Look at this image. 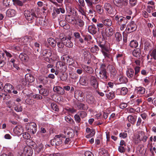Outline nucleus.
Instances as JSON below:
<instances>
[{
	"label": "nucleus",
	"instance_id": "obj_51",
	"mask_svg": "<svg viewBox=\"0 0 156 156\" xmlns=\"http://www.w3.org/2000/svg\"><path fill=\"white\" fill-rule=\"evenodd\" d=\"M23 136L24 138L27 140L30 139V135L28 133L26 132L23 133Z\"/></svg>",
	"mask_w": 156,
	"mask_h": 156
},
{
	"label": "nucleus",
	"instance_id": "obj_6",
	"mask_svg": "<svg viewBox=\"0 0 156 156\" xmlns=\"http://www.w3.org/2000/svg\"><path fill=\"white\" fill-rule=\"evenodd\" d=\"M97 77L100 79L106 80L107 76L105 68H102V67L101 68V70L99 74H98Z\"/></svg>",
	"mask_w": 156,
	"mask_h": 156
},
{
	"label": "nucleus",
	"instance_id": "obj_32",
	"mask_svg": "<svg viewBox=\"0 0 156 156\" xmlns=\"http://www.w3.org/2000/svg\"><path fill=\"white\" fill-rule=\"evenodd\" d=\"M80 82L83 85H86L87 84L86 78L84 76L80 77Z\"/></svg>",
	"mask_w": 156,
	"mask_h": 156
},
{
	"label": "nucleus",
	"instance_id": "obj_45",
	"mask_svg": "<svg viewBox=\"0 0 156 156\" xmlns=\"http://www.w3.org/2000/svg\"><path fill=\"white\" fill-rule=\"evenodd\" d=\"M102 156H109V155L107 151L104 149H102L100 151Z\"/></svg>",
	"mask_w": 156,
	"mask_h": 156
},
{
	"label": "nucleus",
	"instance_id": "obj_9",
	"mask_svg": "<svg viewBox=\"0 0 156 156\" xmlns=\"http://www.w3.org/2000/svg\"><path fill=\"white\" fill-rule=\"evenodd\" d=\"M114 33V30L111 27H107L105 29V34H102L103 36L105 35L108 37L112 36Z\"/></svg>",
	"mask_w": 156,
	"mask_h": 156
},
{
	"label": "nucleus",
	"instance_id": "obj_20",
	"mask_svg": "<svg viewBox=\"0 0 156 156\" xmlns=\"http://www.w3.org/2000/svg\"><path fill=\"white\" fill-rule=\"evenodd\" d=\"M19 58L21 61L24 62H26L28 60L27 55L23 53H22L20 54Z\"/></svg>",
	"mask_w": 156,
	"mask_h": 156
},
{
	"label": "nucleus",
	"instance_id": "obj_34",
	"mask_svg": "<svg viewBox=\"0 0 156 156\" xmlns=\"http://www.w3.org/2000/svg\"><path fill=\"white\" fill-rule=\"evenodd\" d=\"M119 80L121 83H126L127 81V79L125 76H121L119 78Z\"/></svg>",
	"mask_w": 156,
	"mask_h": 156
},
{
	"label": "nucleus",
	"instance_id": "obj_49",
	"mask_svg": "<svg viewBox=\"0 0 156 156\" xmlns=\"http://www.w3.org/2000/svg\"><path fill=\"white\" fill-rule=\"evenodd\" d=\"M65 144H69L71 145L72 140L70 138H66L65 140Z\"/></svg>",
	"mask_w": 156,
	"mask_h": 156
},
{
	"label": "nucleus",
	"instance_id": "obj_11",
	"mask_svg": "<svg viewBox=\"0 0 156 156\" xmlns=\"http://www.w3.org/2000/svg\"><path fill=\"white\" fill-rule=\"evenodd\" d=\"M72 37L70 36L68 37H65V38L64 40L63 43L66 46L69 47L71 48L73 46V44L72 43L71 41Z\"/></svg>",
	"mask_w": 156,
	"mask_h": 156
},
{
	"label": "nucleus",
	"instance_id": "obj_56",
	"mask_svg": "<svg viewBox=\"0 0 156 156\" xmlns=\"http://www.w3.org/2000/svg\"><path fill=\"white\" fill-rule=\"evenodd\" d=\"M87 5L89 7H93V4L94 3L92 2L90 0H85Z\"/></svg>",
	"mask_w": 156,
	"mask_h": 156
},
{
	"label": "nucleus",
	"instance_id": "obj_1",
	"mask_svg": "<svg viewBox=\"0 0 156 156\" xmlns=\"http://www.w3.org/2000/svg\"><path fill=\"white\" fill-rule=\"evenodd\" d=\"M24 14L26 19L28 21H31L33 19L34 16L35 18H38L39 13L37 11H35L34 13L32 10L30 11L26 10L24 11Z\"/></svg>",
	"mask_w": 156,
	"mask_h": 156
},
{
	"label": "nucleus",
	"instance_id": "obj_30",
	"mask_svg": "<svg viewBox=\"0 0 156 156\" xmlns=\"http://www.w3.org/2000/svg\"><path fill=\"white\" fill-rule=\"evenodd\" d=\"M136 90L137 91V93L138 94H143L145 91V88L143 87H138L136 89Z\"/></svg>",
	"mask_w": 156,
	"mask_h": 156
},
{
	"label": "nucleus",
	"instance_id": "obj_31",
	"mask_svg": "<svg viewBox=\"0 0 156 156\" xmlns=\"http://www.w3.org/2000/svg\"><path fill=\"white\" fill-rule=\"evenodd\" d=\"M140 67L139 66H136L134 68L135 73V75L133 77V79L135 80H137V77L138 76V73L140 71Z\"/></svg>",
	"mask_w": 156,
	"mask_h": 156
},
{
	"label": "nucleus",
	"instance_id": "obj_52",
	"mask_svg": "<svg viewBox=\"0 0 156 156\" xmlns=\"http://www.w3.org/2000/svg\"><path fill=\"white\" fill-rule=\"evenodd\" d=\"M74 118L75 121L77 123H79L81 120V119L79 115L76 114L74 115Z\"/></svg>",
	"mask_w": 156,
	"mask_h": 156
},
{
	"label": "nucleus",
	"instance_id": "obj_44",
	"mask_svg": "<svg viewBox=\"0 0 156 156\" xmlns=\"http://www.w3.org/2000/svg\"><path fill=\"white\" fill-rule=\"evenodd\" d=\"M51 107L52 109L54 111H58V106L54 103H52L51 104Z\"/></svg>",
	"mask_w": 156,
	"mask_h": 156
},
{
	"label": "nucleus",
	"instance_id": "obj_4",
	"mask_svg": "<svg viewBox=\"0 0 156 156\" xmlns=\"http://www.w3.org/2000/svg\"><path fill=\"white\" fill-rule=\"evenodd\" d=\"M56 69L60 70L61 72L64 73L67 69L66 65L63 62L59 61L57 62L55 66Z\"/></svg>",
	"mask_w": 156,
	"mask_h": 156
},
{
	"label": "nucleus",
	"instance_id": "obj_43",
	"mask_svg": "<svg viewBox=\"0 0 156 156\" xmlns=\"http://www.w3.org/2000/svg\"><path fill=\"white\" fill-rule=\"evenodd\" d=\"M115 1L118 3H121L122 5H126L127 4L128 0H115Z\"/></svg>",
	"mask_w": 156,
	"mask_h": 156
},
{
	"label": "nucleus",
	"instance_id": "obj_17",
	"mask_svg": "<svg viewBox=\"0 0 156 156\" xmlns=\"http://www.w3.org/2000/svg\"><path fill=\"white\" fill-rule=\"evenodd\" d=\"M88 32L91 34H94L97 32V29L94 25L89 26L88 28Z\"/></svg>",
	"mask_w": 156,
	"mask_h": 156
},
{
	"label": "nucleus",
	"instance_id": "obj_64",
	"mask_svg": "<svg viewBox=\"0 0 156 156\" xmlns=\"http://www.w3.org/2000/svg\"><path fill=\"white\" fill-rule=\"evenodd\" d=\"M85 156H94L93 154L90 151H87L85 153Z\"/></svg>",
	"mask_w": 156,
	"mask_h": 156
},
{
	"label": "nucleus",
	"instance_id": "obj_40",
	"mask_svg": "<svg viewBox=\"0 0 156 156\" xmlns=\"http://www.w3.org/2000/svg\"><path fill=\"white\" fill-rule=\"evenodd\" d=\"M83 94L81 91H76L75 92L74 96L76 97H77L78 98L79 97H83Z\"/></svg>",
	"mask_w": 156,
	"mask_h": 156
},
{
	"label": "nucleus",
	"instance_id": "obj_18",
	"mask_svg": "<svg viewBox=\"0 0 156 156\" xmlns=\"http://www.w3.org/2000/svg\"><path fill=\"white\" fill-rule=\"evenodd\" d=\"M51 54L52 53L51 50L46 49L43 50L41 53V55L44 56L45 58L50 57Z\"/></svg>",
	"mask_w": 156,
	"mask_h": 156
},
{
	"label": "nucleus",
	"instance_id": "obj_14",
	"mask_svg": "<svg viewBox=\"0 0 156 156\" xmlns=\"http://www.w3.org/2000/svg\"><path fill=\"white\" fill-rule=\"evenodd\" d=\"M89 93V94L86 95V100L89 104H92L94 103L95 99L91 93L90 92Z\"/></svg>",
	"mask_w": 156,
	"mask_h": 156
},
{
	"label": "nucleus",
	"instance_id": "obj_53",
	"mask_svg": "<svg viewBox=\"0 0 156 156\" xmlns=\"http://www.w3.org/2000/svg\"><path fill=\"white\" fill-rule=\"evenodd\" d=\"M119 136L120 137L124 139L127 137V134L126 132H122L120 133Z\"/></svg>",
	"mask_w": 156,
	"mask_h": 156
},
{
	"label": "nucleus",
	"instance_id": "obj_55",
	"mask_svg": "<svg viewBox=\"0 0 156 156\" xmlns=\"http://www.w3.org/2000/svg\"><path fill=\"white\" fill-rule=\"evenodd\" d=\"M13 1L19 6H22L23 5V3L19 0H12Z\"/></svg>",
	"mask_w": 156,
	"mask_h": 156
},
{
	"label": "nucleus",
	"instance_id": "obj_36",
	"mask_svg": "<svg viewBox=\"0 0 156 156\" xmlns=\"http://www.w3.org/2000/svg\"><path fill=\"white\" fill-rule=\"evenodd\" d=\"M118 90H120V93L121 94L123 95L126 94L128 92L127 89L125 87H122L121 90L120 89H118Z\"/></svg>",
	"mask_w": 156,
	"mask_h": 156
},
{
	"label": "nucleus",
	"instance_id": "obj_19",
	"mask_svg": "<svg viewBox=\"0 0 156 156\" xmlns=\"http://www.w3.org/2000/svg\"><path fill=\"white\" fill-rule=\"evenodd\" d=\"M4 90L5 91H6L9 93H11L12 90H13L14 87L10 84L6 83L4 86Z\"/></svg>",
	"mask_w": 156,
	"mask_h": 156
},
{
	"label": "nucleus",
	"instance_id": "obj_35",
	"mask_svg": "<svg viewBox=\"0 0 156 156\" xmlns=\"http://www.w3.org/2000/svg\"><path fill=\"white\" fill-rule=\"evenodd\" d=\"M65 120L67 122L72 124H74L73 120L69 116H66L65 117Z\"/></svg>",
	"mask_w": 156,
	"mask_h": 156
},
{
	"label": "nucleus",
	"instance_id": "obj_21",
	"mask_svg": "<svg viewBox=\"0 0 156 156\" xmlns=\"http://www.w3.org/2000/svg\"><path fill=\"white\" fill-rule=\"evenodd\" d=\"M136 118L137 116L135 115L133 116L131 115H129L127 117L128 121L133 124H135Z\"/></svg>",
	"mask_w": 156,
	"mask_h": 156
},
{
	"label": "nucleus",
	"instance_id": "obj_25",
	"mask_svg": "<svg viewBox=\"0 0 156 156\" xmlns=\"http://www.w3.org/2000/svg\"><path fill=\"white\" fill-rule=\"evenodd\" d=\"M140 54V49L139 48L135 49L133 52V56L136 57H139Z\"/></svg>",
	"mask_w": 156,
	"mask_h": 156
},
{
	"label": "nucleus",
	"instance_id": "obj_48",
	"mask_svg": "<svg viewBox=\"0 0 156 156\" xmlns=\"http://www.w3.org/2000/svg\"><path fill=\"white\" fill-rule=\"evenodd\" d=\"M26 143L28 146H33L34 144V142L30 139H28L26 140Z\"/></svg>",
	"mask_w": 156,
	"mask_h": 156
},
{
	"label": "nucleus",
	"instance_id": "obj_33",
	"mask_svg": "<svg viewBox=\"0 0 156 156\" xmlns=\"http://www.w3.org/2000/svg\"><path fill=\"white\" fill-rule=\"evenodd\" d=\"M103 24L106 26H111L112 24V23L111 20L109 19H106L103 20Z\"/></svg>",
	"mask_w": 156,
	"mask_h": 156
},
{
	"label": "nucleus",
	"instance_id": "obj_16",
	"mask_svg": "<svg viewBox=\"0 0 156 156\" xmlns=\"http://www.w3.org/2000/svg\"><path fill=\"white\" fill-rule=\"evenodd\" d=\"M71 59L69 57L66 55H63L62 56L61 58V62L64 63L66 65V64L69 63V64H71V63L70 62V60Z\"/></svg>",
	"mask_w": 156,
	"mask_h": 156
},
{
	"label": "nucleus",
	"instance_id": "obj_5",
	"mask_svg": "<svg viewBox=\"0 0 156 156\" xmlns=\"http://www.w3.org/2000/svg\"><path fill=\"white\" fill-rule=\"evenodd\" d=\"M23 153L25 156H32L33 151L31 147L27 146L24 147Z\"/></svg>",
	"mask_w": 156,
	"mask_h": 156
},
{
	"label": "nucleus",
	"instance_id": "obj_39",
	"mask_svg": "<svg viewBox=\"0 0 156 156\" xmlns=\"http://www.w3.org/2000/svg\"><path fill=\"white\" fill-rule=\"evenodd\" d=\"M84 69L87 72L90 73H92L93 71V69L91 67L87 66H84Z\"/></svg>",
	"mask_w": 156,
	"mask_h": 156
},
{
	"label": "nucleus",
	"instance_id": "obj_13",
	"mask_svg": "<svg viewBox=\"0 0 156 156\" xmlns=\"http://www.w3.org/2000/svg\"><path fill=\"white\" fill-rule=\"evenodd\" d=\"M137 133L140 141L142 140L145 142L147 141V137L145 135L144 132L142 131H139Z\"/></svg>",
	"mask_w": 156,
	"mask_h": 156
},
{
	"label": "nucleus",
	"instance_id": "obj_63",
	"mask_svg": "<svg viewBox=\"0 0 156 156\" xmlns=\"http://www.w3.org/2000/svg\"><path fill=\"white\" fill-rule=\"evenodd\" d=\"M64 44L63 42L61 41V42H58L57 43V45L59 48H62L64 46Z\"/></svg>",
	"mask_w": 156,
	"mask_h": 156
},
{
	"label": "nucleus",
	"instance_id": "obj_50",
	"mask_svg": "<svg viewBox=\"0 0 156 156\" xmlns=\"http://www.w3.org/2000/svg\"><path fill=\"white\" fill-rule=\"evenodd\" d=\"M3 5L5 7L10 6L9 0H3Z\"/></svg>",
	"mask_w": 156,
	"mask_h": 156
},
{
	"label": "nucleus",
	"instance_id": "obj_29",
	"mask_svg": "<svg viewBox=\"0 0 156 156\" xmlns=\"http://www.w3.org/2000/svg\"><path fill=\"white\" fill-rule=\"evenodd\" d=\"M133 138V141L135 144H138L140 141L137 133H135L134 135Z\"/></svg>",
	"mask_w": 156,
	"mask_h": 156
},
{
	"label": "nucleus",
	"instance_id": "obj_15",
	"mask_svg": "<svg viewBox=\"0 0 156 156\" xmlns=\"http://www.w3.org/2000/svg\"><path fill=\"white\" fill-rule=\"evenodd\" d=\"M86 131L87 134L86 136L87 138H89L93 136L95 134V131L93 129H90L89 128H87Z\"/></svg>",
	"mask_w": 156,
	"mask_h": 156
},
{
	"label": "nucleus",
	"instance_id": "obj_27",
	"mask_svg": "<svg viewBox=\"0 0 156 156\" xmlns=\"http://www.w3.org/2000/svg\"><path fill=\"white\" fill-rule=\"evenodd\" d=\"M48 44L51 46L55 47L56 45V42L55 40L52 38H50L48 40Z\"/></svg>",
	"mask_w": 156,
	"mask_h": 156
},
{
	"label": "nucleus",
	"instance_id": "obj_8",
	"mask_svg": "<svg viewBox=\"0 0 156 156\" xmlns=\"http://www.w3.org/2000/svg\"><path fill=\"white\" fill-rule=\"evenodd\" d=\"M104 7L105 10L109 14L112 15H114L115 14V10L112 7L110 4L105 3Z\"/></svg>",
	"mask_w": 156,
	"mask_h": 156
},
{
	"label": "nucleus",
	"instance_id": "obj_12",
	"mask_svg": "<svg viewBox=\"0 0 156 156\" xmlns=\"http://www.w3.org/2000/svg\"><path fill=\"white\" fill-rule=\"evenodd\" d=\"M90 85L94 88H97L98 87V83L97 78L94 76H92L90 79Z\"/></svg>",
	"mask_w": 156,
	"mask_h": 156
},
{
	"label": "nucleus",
	"instance_id": "obj_7",
	"mask_svg": "<svg viewBox=\"0 0 156 156\" xmlns=\"http://www.w3.org/2000/svg\"><path fill=\"white\" fill-rule=\"evenodd\" d=\"M13 131L16 135L18 136L20 135L23 132V128L21 125H17L14 128Z\"/></svg>",
	"mask_w": 156,
	"mask_h": 156
},
{
	"label": "nucleus",
	"instance_id": "obj_23",
	"mask_svg": "<svg viewBox=\"0 0 156 156\" xmlns=\"http://www.w3.org/2000/svg\"><path fill=\"white\" fill-rule=\"evenodd\" d=\"M26 80L30 83L33 82L34 80V78L33 76L31 74L27 73L25 76Z\"/></svg>",
	"mask_w": 156,
	"mask_h": 156
},
{
	"label": "nucleus",
	"instance_id": "obj_54",
	"mask_svg": "<svg viewBox=\"0 0 156 156\" xmlns=\"http://www.w3.org/2000/svg\"><path fill=\"white\" fill-rule=\"evenodd\" d=\"M79 115L81 118L85 117L87 116L86 113L84 111H82L79 113Z\"/></svg>",
	"mask_w": 156,
	"mask_h": 156
},
{
	"label": "nucleus",
	"instance_id": "obj_38",
	"mask_svg": "<svg viewBox=\"0 0 156 156\" xmlns=\"http://www.w3.org/2000/svg\"><path fill=\"white\" fill-rule=\"evenodd\" d=\"M48 92L46 90L44 89H41L40 90V94H41L44 96H46L48 94Z\"/></svg>",
	"mask_w": 156,
	"mask_h": 156
},
{
	"label": "nucleus",
	"instance_id": "obj_59",
	"mask_svg": "<svg viewBox=\"0 0 156 156\" xmlns=\"http://www.w3.org/2000/svg\"><path fill=\"white\" fill-rule=\"evenodd\" d=\"M126 149L123 146H119L118 148V151L121 153H123L125 152Z\"/></svg>",
	"mask_w": 156,
	"mask_h": 156
},
{
	"label": "nucleus",
	"instance_id": "obj_28",
	"mask_svg": "<svg viewBox=\"0 0 156 156\" xmlns=\"http://www.w3.org/2000/svg\"><path fill=\"white\" fill-rule=\"evenodd\" d=\"M107 98L109 99H112L115 97V94L113 91L107 92L106 94Z\"/></svg>",
	"mask_w": 156,
	"mask_h": 156
},
{
	"label": "nucleus",
	"instance_id": "obj_62",
	"mask_svg": "<svg viewBox=\"0 0 156 156\" xmlns=\"http://www.w3.org/2000/svg\"><path fill=\"white\" fill-rule=\"evenodd\" d=\"M94 6L89 7L90 9L89 10L88 13L89 14H93L94 13V12H95L94 10Z\"/></svg>",
	"mask_w": 156,
	"mask_h": 156
},
{
	"label": "nucleus",
	"instance_id": "obj_41",
	"mask_svg": "<svg viewBox=\"0 0 156 156\" xmlns=\"http://www.w3.org/2000/svg\"><path fill=\"white\" fill-rule=\"evenodd\" d=\"M138 45V43L136 41H132L130 43V46L132 48H136Z\"/></svg>",
	"mask_w": 156,
	"mask_h": 156
},
{
	"label": "nucleus",
	"instance_id": "obj_61",
	"mask_svg": "<svg viewBox=\"0 0 156 156\" xmlns=\"http://www.w3.org/2000/svg\"><path fill=\"white\" fill-rule=\"evenodd\" d=\"M136 0H129V3L131 6H133L136 4Z\"/></svg>",
	"mask_w": 156,
	"mask_h": 156
},
{
	"label": "nucleus",
	"instance_id": "obj_2",
	"mask_svg": "<svg viewBox=\"0 0 156 156\" xmlns=\"http://www.w3.org/2000/svg\"><path fill=\"white\" fill-rule=\"evenodd\" d=\"M26 129L28 131L33 134H34L37 131V125L34 122L28 123L26 124Z\"/></svg>",
	"mask_w": 156,
	"mask_h": 156
},
{
	"label": "nucleus",
	"instance_id": "obj_46",
	"mask_svg": "<svg viewBox=\"0 0 156 156\" xmlns=\"http://www.w3.org/2000/svg\"><path fill=\"white\" fill-rule=\"evenodd\" d=\"M96 9L97 12L99 14H101L103 12L101 6L99 5H97L96 6Z\"/></svg>",
	"mask_w": 156,
	"mask_h": 156
},
{
	"label": "nucleus",
	"instance_id": "obj_58",
	"mask_svg": "<svg viewBox=\"0 0 156 156\" xmlns=\"http://www.w3.org/2000/svg\"><path fill=\"white\" fill-rule=\"evenodd\" d=\"M67 76L66 74H63L62 76L60 77L61 80L62 81H66L67 79Z\"/></svg>",
	"mask_w": 156,
	"mask_h": 156
},
{
	"label": "nucleus",
	"instance_id": "obj_37",
	"mask_svg": "<svg viewBox=\"0 0 156 156\" xmlns=\"http://www.w3.org/2000/svg\"><path fill=\"white\" fill-rule=\"evenodd\" d=\"M115 37L117 41L119 42L122 40V37L121 34L118 32H117L115 34Z\"/></svg>",
	"mask_w": 156,
	"mask_h": 156
},
{
	"label": "nucleus",
	"instance_id": "obj_24",
	"mask_svg": "<svg viewBox=\"0 0 156 156\" xmlns=\"http://www.w3.org/2000/svg\"><path fill=\"white\" fill-rule=\"evenodd\" d=\"M126 73L127 76L129 78H132L134 76V70L132 68L128 69Z\"/></svg>",
	"mask_w": 156,
	"mask_h": 156
},
{
	"label": "nucleus",
	"instance_id": "obj_60",
	"mask_svg": "<svg viewBox=\"0 0 156 156\" xmlns=\"http://www.w3.org/2000/svg\"><path fill=\"white\" fill-rule=\"evenodd\" d=\"M84 105L82 103L79 104L77 105L78 108L80 110L84 109Z\"/></svg>",
	"mask_w": 156,
	"mask_h": 156
},
{
	"label": "nucleus",
	"instance_id": "obj_57",
	"mask_svg": "<svg viewBox=\"0 0 156 156\" xmlns=\"http://www.w3.org/2000/svg\"><path fill=\"white\" fill-rule=\"evenodd\" d=\"M59 36L60 39L61 40V41H63L65 38V37H64L65 35L63 33H61L59 34Z\"/></svg>",
	"mask_w": 156,
	"mask_h": 156
},
{
	"label": "nucleus",
	"instance_id": "obj_22",
	"mask_svg": "<svg viewBox=\"0 0 156 156\" xmlns=\"http://www.w3.org/2000/svg\"><path fill=\"white\" fill-rule=\"evenodd\" d=\"M16 11L12 9H9L6 12L7 16L9 17L14 16L16 15Z\"/></svg>",
	"mask_w": 156,
	"mask_h": 156
},
{
	"label": "nucleus",
	"instance_id": "obj_47",
	"mask_svg": "<svg viewBox=\"0 0 156 156\" xmlns=\"http://www.w3.org/2000/svg\"><path fill=\"white\" fill-rule=\"evenodd\" d=\"M99 48L97 45H94V47H92L90 49L91 51L93 53H96L97 51L99 50Z\"/></svg>",
	"mask_w": 156,
	"mask_h": 156
},
{
	"label": "nucleus",
	"instance_id": "obj_26",
	"mask_svg": "<svg viewBox=\"0 0 156 156\" xmlns=\"http://www.w3.org/2000/svg\"><path fill=\"white\" fill-rule=\"evenodd\" d=\"M61 137L65 138V136L61 134L56 135L55 136V142H56V141L58 142V140L59 141L58 144H56V145H58L62 143V140L61 139H60Z\"/></svg>",
	"mask_w": 156,
	"mask_h": 156
},
{
	"label": "nucleus",
	"instance_id": "obj_10",
	"mask_svg": "<svg viewBox=\"0 0 156 156\" xmlns=\"http://www.w3.org/2000/svg\"><path fill=\"white\" fill-rule=\"evenodd\" d=\"M127 29L128 33L133 32L136 29V25L133 22H131L130 24L128 25Z\"/></svg>",
	"mask_w": 156,
	"mask_h": 156
},
{
	"label": "nucleus",
	"instance_id": "obj_42",
	"mask_svg": "<svg viewBox=\"0 0 156 156\" xmlns=\"http://www.w3.org/2000/svg\"><path fill=\"white\" fill-rule=\"evenodd\" d=\"M15 110L17 112H21L23 111V108L20 105H16L15 107Z\"/></svg>",
	"mask_w": 156,
	"mask_h": 156
},
{
	"label": "nucleus",
	"instance_id": "obj_3",
	"mask_svg": "<svg viewBox=\"0 0 156 156\" xmlns=\"http://www.w3.org/2000/svg\"><path fill=\"white\" fill-rule=\"evenodd\" d=\"M99 46L101 48V51L105 58L110 57V50L105 44H99Z\"/></svg>",
	"mask_w": 156,
	"mask_h": 156
}]
</instances>
